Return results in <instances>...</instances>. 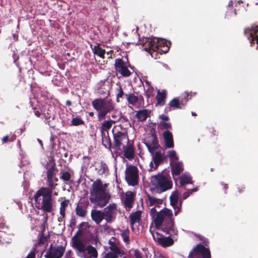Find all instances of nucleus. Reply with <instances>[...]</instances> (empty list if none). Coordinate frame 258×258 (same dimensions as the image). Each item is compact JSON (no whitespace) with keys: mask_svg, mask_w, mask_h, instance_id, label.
<instances>
[{"mask_svg":"<svg viewBox=\"0 0 258 258\" xmlns=\"http://www.w3.org/2000/svg\"><path fill=\"white\" fill-rule=\"evenodd\" d=\"M179 193L178 191L175 190L174 192H173L171 194V195L170 197V203L171 205L175 208L176 206H177L178 201V198H179ZM175 209V215H176L177 213L180 211V208H178L177 210H176Z\"/></svg>","mask_w":258,"mask_h":258,"instance_id":"23","label":"nucleus"},{"mask_svg":"<svg viewBox=\"0 0 258 258\" xmlns=\"http://www.w3.org/2000/svg\"><path fill=\"white\" fill-rule=\"evenodd\" d=\"M171 173L175 180H177L179 177V175L183 170L182 163L179 162H171Z\"/></svg>","mask_w":258,"mask_h":258,"instance_id":"15","label":"nucleus"},{"mask_svg":"<svg viewBox=\"0 0 258 258\" xmlns=\"http://www.w3.org/2000/svg\"><path fill=\"white\" fill-rule=\"evenodd\" d=\"M114 66L116 71L122 76L128 77L130 76L131 73L127 68L124 66V62L122 59H116Z\"/></svg>","mask_w":258,"mask_h":258,"instance_id":"12","label":"nucleus"},{"mask_svg":"<svg viewBox=\"0 0 258 258\" xmlns=\"http://www.w3.org/2000/svg\"><path fill=\"white\" fill-rule=\"evenodd\" d=\"M36 256V251L35 250H33L32 251L26 258H35Z\"/></svg>","mask_w":258,"mask_h":258,"instance_id":"46","label":"nucleus"},{"mask_svg":"<svg viewBox=\"0 0 258 258\" xmlns=\"http://www.w3.org/2000/svg\"><path fill=\"white\" fill-rule=\"evenodd\" d=\"M64 251V249L62 247H58L55 249H51V252L52 255L48 258H61ZM45 256L47 258L46 255H45Z\"/></svg>","mask_w":258,"mask_h":258,"instance_id":"27","label":"nucleus"},{"mask_svg":"<svg viewBox=\"0 0 258 258\" xmlns=\"http://www.w3.org/2000/svg\"><path fill=\"white\" fill-rule=\"evenodd\" d=\"M153 160L155 166L154 167L153 162H151L150 164L151 171L153 170V169H156L157 168L159 164L162 160L161 155L159 153L156 152L155 155L153 156Z\"/></svg>","mask_w":258,"mask_h":258,"instance_id":"28","label":"nucleus"},{"mask_svg":"<svg viewBox=\"0 0 258 258\" xmlns=\"http://www.w3.org/2000/svg\"><path fill=\"white\" fill-rule=\"evenodd\" d=\"M210 258L211 254L209 249L201 245H198L189 253L188 258Z\"/></svg>","mask_w":258,"mask_h":258,"instance_id":"9","label":"nucleus"},{"mask_svg":"<svg viewBox=\"0 0 258 258\" xmlns=\"http://www.w3.org/2000/svg\"><path fill=\"white\" fill-rule=\"evenodd\" d=\"M151 183L153 188L158 192L165 191L171 188L172 186L171 181L162 174L152 176Z\"/></svg>","mask_w":258,"mask_h":258,"instance_id":"6","label":"nucleus"},{"mask_svg":"<svg viewBox=\"0 0 258 258\" xmlns=\"http://www.w3.org/2000/svg\"><path fill=\"white\" fill-rule=\"evenodd\" d=\"M107 184H103L99 179L96 180L92 185L90 196L91 203H95L100 207L105 206L111 198L110 195L106 192Z\"/></svg>","mask_w":258,"mask_h":258,"instance_id":"2","label":"nucleus"},{"mask_svg":"<svg viewBox=\"0 0 258 258\" xmlns=\"http://www.w3.org/2000/svg\"><path fill=\"white\" fill-rule=\"evenodd\" d=\"M71 178L70 174L68 172H65L62 173L60 178L63 180L64 181H69Z\"/></svg>","mask_w":258,"mask_h":258,"instance_id":"43","label":"nucleus"},{"mask_svg":"<svg viewBox=\"0 0 258 258\" xmlns=\"http://www.w3.org/2000/svg\"><path fill=\"white\" fill-rule=\"evenodd\" d=\"M164 140L166 148H171L174 146L173 139L172 134L168 131H165L163 134Z\"/></svg>","mask_w":258,"mask_h":258,"instance_id":"19","label":"nucleus"},{"mask_svg":"<svg viewBox=\"0 0 258 258\" xmlns=\"http://www.w3.org/2000/svg\"><path fill=\"white\" fill-rule=\"evenodd\" d=\"M114 241L115 239L113 237L109 240V248L113 253L115 255V256H117V255L121 256L122 251L115 243Z\"/></svg>","mask_w":258,"mask_h":258,"instance_id":"22","label":"nucleus"},{"mask_svg":"<svg viewBox=\"0 0 258 258\" xmlns=\"http://www.w3.org/2000/svg\"><path fill=\"white\" fill-rule=\"evenodd\" d=\"M121 236L122 238L123 241L126 243H128L130 239H129V231L128 230H125L122 232L121 234Z\"/></svg>","mask_w":258,"mask_h":258,"instance_id":"40","label":"nucleus"},{"mask_svg":"<svg viewBox=\"0 0 258 258\" xmlns=\"http://www.w3.org/2000/svg\"><path fill=\"white\" fill-rule=\"evenodd\" d=\"M130 255L134 258H141V255L139 251L136 249H132L130 251Z\"/></svg>","mask_w":258,"mask_h":258,"instance_id":"41","label":"nucleus"},{"mask_svg":"<svg viewBox=\"0 0 258 258\" xmlns=\"http://www.w3.org/2000/svg\"><path fill=\"white\" fill-rule=\"evenodd\" d=\"M245 33L250 43L254 41L255 39L258 44V25H253L245 30Z\"/></svg>","mask_w":258,"mask_h":258,"instance_id":"14","label":"nucleus"},{"mask_svg":"<svg viewBox=\"0 0 258 258\" xmlns=\"http://www.w3.org/2000/svg\"><path fill=\"white\" fill-rule=\"evenodd\" d=\"M123 95V92L121 88L120 87L119 89V92L117 95V98L122 97Z\"/></svg>","mask_w":258,"mask_h":258,"instance_id":"47","label":"nucleus"},{"mask_svg":"<svg viewBox=\"0 0 258 258\" xmlns=\"http://www.w3.org/2000/svg\"><path fill=\"white\" fill-rule=\"evenodd\" d=\"M234 15H235V14H236V12H235V11H234Z\"/></svg>","mask_w":258,"mask_h":258,"instance_id":"56","label":"nucleus"},{"mask_svg":"<svg viewBox=\"0 0 258 258\" xmlns=\"http://www.w3.org/2000/svg\"><path fill=\"white\" fill-rule=\"evenodd\" d=\"M160 118L163 120H168L169 119L168 117L164 114H162L160 116Z\"/></svg>","mask_w":258,"mask_h":258,"instance_id":"48","label":"nucleus"},{"mask_svg":"<svg viewBox=\"0 0 258 258\" xmlns=\"http://www.w3.org/2000/svg\"><path fill=\"white\" fill-rule=\"evenodd\" d=\"M166 92L164 90L158 91L156 96L157 104L160 106L163 105L165 103Z\"/></svg>","mask_w":258,"mask_h":258,"instance_id":"24","label":"nucleus"},{"mask_svg":"<svg viewBox=\"0 0 258 258\" xmlns=\"http://www.w3.org/2000/svg\"><path fill=\"white\" fill-rule=\"evenodd\" d=\"M86 210L82 206L77 205L76 208V214L80 217H85L86 214Z\"/></svg>","mask_w":258,"mask_h":258,"instance_id":"35","label":"nucleus"},{"mask_svg":"<svg viewBox=\"0 0 258 258\" xmlns=\"http://www.w3.org/2000/svg\"><path fill=\"white\" fill-rule=\"evenodd\" d=\"M125 178L128 184L134 186L138 183V173L136 167L127 166L125 170Z\"/></svg>","mask_w":258,"mask_h":258,"instance_id":"8","label":"nucleus"},{"mask_svg":"<svg viewBox=\"0 0 258 258\" xmlns=\"http://www.w3.org/2000/svg\"><path fill=\"white\" fill-rule=\"evenodd\" d=\"M135 149L133 145L129 144L123 150L124 156L128 160H132L135 157Z\"/></svg>","mask_w":258,"mask_h":258,"instance_id":"21","label":"nucleus"},{"mask_svg":"<svg viewBox=\"0 0 258 258\" xmlns=\"http://www.w3.org/2000/svg\"><path fill=\"white\" fill-rule=\"evenodd\" d=\"M145 144L149 152L151 153H153L155 150L158 147L157 140L154 137L153 138L152 143L151 144L146 143Z\"/></svg>","mask_w":258,"mask_h":258,"instance_id":"29","label":"nucleus"},{"mask_svg":"<svg viewBox=\"0 0 258 258\" xmlns=\"http://www.w3.org/2000/svg\"><path fill=\"white\" fill-rule=\"evenodd\" d=\"M191 178L188 175L185 174L180 177V184L184 185L190 182Z\"/></svg>","mask_w":258,"mask_h":258,"instance_id":"39","label":"nucleus"},{"mask_svg":"<svg viewBox=\"0 0 258 258\" xmlns=\"http://www.w3.org/2000/svg\"><path fill=\"white\" fill-rule=\"evenodd\" d=\"M150 215L152 219V225L154 224L156 228H161L163 232L170 235L176 234V231L174 228L171 210L164 208L157 212L154 208H152Z\"/></svg>","mask_w":258,"mask_h":258,"instance_id":"1","label":"nucleus"},{"mask_svg":"<svg viewBox=\"0 0 258 258\" xmlns=\"http://www.w3.org/2000/svg\"><path fill=\"white\" fill-rule=\"evenodd\" d=\"M112 132L115 148L117 150H121L128 143V137L125 133L116 131L114 129L112 130Z\"/></svg>","mask_w":258,"mask_h":258,"instance_id":"7","label":"nucleus"},{"mask_svg":"<svg viewBox=\"0 0 258 258\" xmlns=\"http://www.w3.org/2000/svg\"><path fill=\"white\" fill-rule=\"evenodd\" d=\"M42 253H41V252H40V253H37V257H41V256H42Z\"/></svg>","mask_w":258,"mask_h":258,"instance_id":"52","label":"nucleus"},{"mask_svg":"<svg viewBox=\"0 0 258 258\" xmlns=\"http://www.w3.org/2000/svg\"><path fill=\"white\" fill-rule=\"evenodd\" d=\"M191 114L193 116H196V114L195 112H191Z\"/></svg>","mask_w":258,"mask_h":258,"instance_id":"54","label":"nucleus"},{"mask_svg":"<svg viewBox=\"0 0 258 258\" xmlns=\"http://www.w3.org/2000/svg\"><path fill=\"white\" fill-rule=\"evenodd\" d=\"M38 141L39 142V143L42 145V142L41 140H40L39 139H38Z\"/></svg>","mask_w":258,"mask_h":258,"instance_id":"55","label":"nucleus"},{"mask_svg":"<svg viewBox=\"0 0 258 258\" xmlns=\"http://www.w3.org/2000/svg\"><path fill=\"white\" fill-rule=\"evenodd\" d=\"M126 96H127V101L130 104L133 105H136L139 102V99L137 96L132 94L126 95Z\"/></svg>","mask_w":258,"mask_h":258,"instance_id":"33","label":"nucleus"},{"mask_svg":"<svg viewBox=\"0 0 258 258\" xmlns=\"http://www.w3.org/2000/svg\"><path fill=\"white\" fill-rule=\"evenodd\" d=\"M92 220L97 224H100L103 219H105L103 211L98 210H92L91 213Z\"/></svg>","mask_w":258,"mask_h":258,"instance_id":"18","label":"nucleus"},{"mask_svg":"<svg viewBox=\"0 0 258 258\" xmlns=\"http://www.w3.org/2000/svg\"><path fill=\"white\" fill-rule=\"evenodd\" d=\"M35 114L37 116H39L40 115V113L39 111H36L35 112Z\"/></svg>","mask_w":258,"mask_h":258,"instance_id":"51","label":"nucleus"},{"mask_svg":"<svg viewBox=\"0 0 258 258\" xmlns=\"http://www.w3.org/2000/svg\"><path fill=\"white\" fill-rule=\"evenodd\" d=\"M142 212L141 211H138L134 212L130 216V219L131 224L132 225L133 231H135L134 225L136 223H139L141 220Z\"/></svg>","mask_w":258,"mask_h":258,"instance_id":"20","label":"nucleus"},{"mask_svg":"<svg viewBox=\"0 0 258 258\" xmlns=\"http://www.w3.org/2000/svg\"><path fill=\"white\" fill-rule=\"evenodd\" d=\"M69 204V200H65L61 202L60 203V206L59 209V213L61 216L62 218H64L65 217V211L66 209L68 206Z\"/></svg>","mask_w":258,"mask_h":258,"instance_id":"31","label":"nucleus"},{"mask_svg":"<svg viewBox=\"0 0 258 258\" xmlns=\"http://www.w3.org/2000/svg\"><path fill=\"white\" fill-rule=\"evenodd\" d=\"M134 202V194L132 192L126 194L124 204L126 209L130 210L132 207Z\"/></svg>","mask_w":258,"mask_h":258,"instance_id":"26","label":"nucleus"},{"mask_svg":"<svg viewBox=\"0 0 258 258\" xmlns=\"http://www.w3.org/2000/svg\"><path fill=\"white\" fill-rule=\"evenodd\" d=\"M145 90L146 91L147 93L149 96L152 95L154 89L152 87L148 82L146 81L145 84H143Z\"/></svg>","mask_w":258,"mask_h":258,"instance_id":"37","label":"nucleus"},{"mask_svg":"<svg viewBox=\"0 0 258 258\" xmlns=\"http://www.w3.org/2000/svg\"><path fill=\"white\" fill-rule=\"evenodd\" d=\"M153 228H154L153 226L151 225L150 226V231L154 239L156 240L159 244H161L163 247L169 246L173 244V240L169 237L160 236L159 237H157L156 239L153 233V230H152Z\"/></svg>","mask_w":258,"mask_h":258,"instance_id":"13","label":"nucleus"},{"mask_svg":"<svg viewBox=\"0 0 258 258\" xmlns=\"http://www.w3.org/2000/svg\"><path fill=\"white\" fill-rule=\"evenodd\" d=\"M72 123L73 125H78L83 124V121L80 118L76 117L72 119Z\"/></svg>","mask_w":258,"mask_h":258,"instance_id":"42","label":"nucleus"},{"mask_svg":"<svg viewBox=\"0 0 258 258\" xmlns=\"http://www.w3.org/2000/svg\"><path fill=\"white\" fill-rule=\"evenodd\" d=\"M113 121L111 120L105 121L102 124L101 130L102 131H107L111 127Z\"/></svg>","mask_w":258,"mask_h":258,"instance_id":"38","label":"nucleus"},{"mask_svg":"<svg viewBox=\"0 0 258 258\" xmlns=\"http://www.w3.org/2000/svg\"><path fill=\"white\" fill-rule=\"evenodd\" d=\"M196 191H197V189L195 188V189H192L191 191H186V192H184L183 194V199H186L189 196L190 194H191L192 192Z\"/></svg>","mask_w":258,"mask_h":258,"instance_id":"45","label":"nucleus"},{"mask_svg":"<svg viewBox=\"0 0 258 258\" xmlns=\"http://www.w3.org/2000/svg\"><path fill=\"white\" fill-rule=\"evenodd\" d=\"M66 104L68 105V106H70L71 105V102L70 101V100H68L66 102Z\"/></svg>","mask_w":258,"mask_h":258,"instance_id":"50","label":"nucleus"},{"mask_svg":"<svg viewBox=\"0 0 258 258\" xmlns=\"http://www.w3.org/2000/svg\"><path fill=\"white\" fill-rule=\"evenodd\" d=\"M93 107L99 111L98 117L99 120L104 119L106 114L113 110L114 105L111 100L97 99L92 102Z\"/></svg>","mask_w":258,"mask_h":258,"instance_id":"5","label":"nucleus"},{"mask_svg":"<svg viewBox=\"0 0 258 258\" xmlns=\"http://www.w3.org/2000/svg\"><path fill=\"white\" fill-rule=\"evenodd\" d=\"M181 103L179 102V99L177 98H174L169 103L170 107L176 109L181 108Z\"/></svg>","mask_w":258,"mask_h":258,"instance_id":"34","label":"nucleus"},{"mask_svg":"<svg viewBox=\"0 0 258 258\" xmlns=\"http://www.w3.org/2000/svg\"><path fill=\"white\" fill-rule=\"evenodd\" d=\"M51 193L52 191L47 187H42L37 191L34 196L36 207L44 212H51L53 209Z\"/></svg>","mask_w":258,"mask_h":258,"instance_id":"3","label":"nucleus"},{"mask_svg":"<svg viewBox=\"0 0 258 258\" xmlns=\"http://www.w3.org/2000/svg\"><path fill=\"white\" fill-rule=\"evenodd\" d=\"M160 125L163 129H167L171 127V124L168 122H163L160 123Z\"/></svg>","mask_w":258,"mask_h":258,"instance_id":"44","label":"nucleus"},{"mask_svg":"<svg viewBox=\"0 0 258 258\" xmlns=\"http://www.w3.org/2000/svg\"><path fill=\"white\" fill-rule=\"evenodd\" d=\"M151 113L150 110L148 109H142L137 111L136 117L140 121H144L149 116Z\"/></svg>","mask_w":258,"mask_h":258,"instance_id":"25","label":"nucleus"},{"mask_svg":"<svg viewBox=\"0 0 258 258\" xmlns=\"http://www.w3.org/2000/svg\"><path fill=\"white\" fill-rule=\"evenodd\" d=\"M144 49L150 52L152 56L153 52L161 54L167 52L169 48V44L165 39L155 37L148 39L144 43Z\"/></svg>","mask_w":258,"mask_h":258,"instance_id":"4","label":"nucleus"},{"mask_svg":"<svg viewBox=\"0 0 258 258\" xmlns=\"http://www.w3.org/2000/svg\"><path fill=\"white\" fill-rule=\"evenodd\" d=\"M9 137L8 136H5L3 138L2 141L3 143H6L8 141Z\"/></svg>","mask_w":258,"mask_h":258,"instance_id":"49","label":"nucleus"},{"mask_svg":"<svg viewBox=\"0 0 258 258\" xmlns=\"http://www.w3.org/2000/svg\"><path fill=\"white\" fill-rule=\"evenodd\" d=\"M93 51L94 54L97 55L102 58H104V55L106 53L105 50L102 49L99 46H95L93 49Z\"/></svg>","mask_w":258,"mask_h":258,"instance_id":"32","label":"nucleus"},{"mask_svg":"<svg viewBox=\"0 0 258 258\" xmlns=\"http://www.w3.org/2000/svg\"><path fill=\"white\" fill-rule=\"evenodd\" d=\"M168 157L172 161L171 162H174L178 159V157L176 152L174 150L169 151L168 152Z\"/></svg>","mask_w":258,"mask_h":258,"instance_id":"36","label":"nucleus"},{"mask_svg":"<svg viewBox=\"0 0 258 258\" xmlns=\"http://www.w3.org/2000/svg\"><path fill=\"white\" fill-rule=\"evenodd\" d=\"M162 203L163 201L161 199L150 196L147 197V205L150 210L152 208H154L156 209V207H159Z\"/></svg>","mask_w":258,"mask_h":258,"instance_id":"17","label":"nucleus"},{"mask_svg":"<svg viewBox=\"0 0 258 258\" xmlns=\"http://www.w3.org/2000/svg\"><path fill=\"white\" fill-rule=\"evenodd\" d=\"M116 212L117 205L114 203L109 204L104 208L103 213L105 216V220L107 223H110L114 220Z\"/></svg>","mask_w":258,"mask_h":258,"instance_id":"10","label":"nucleus"},{"mask_svg":"<svg viewBox=\"0 0 258 258\" xmlns=\"http://www.w3.org/2000/svg\"><path fill=\"white\" fill-rule=\"evenodd\" d=\"M57 179L55 177V167L52 166L47 171V182L48 185L53 189L57 185L56 182Z\"/></svg>","mask_w":258,"mask_h":258,"instance_id":"11","label":"nucleus"},{"mask_svg":"<svg viewBox=\"0 0 258 258\" xmlns=\"http://www.w3.org/2000/svg\"><path fill=\"white\" fill-rule=\"evenodd\" d=\"M232 1H230V2H229V3L228 6H229V7H230V6H232Z\"/></svg>","mask_w":258,"mask_h":258,"instance_id":"53","label":"nucleus"},{"mask_svg":"<svg viewBox=\"0 0 258 258\" xmlns=\"http://www.w3.org/2000/svg\"><path fill=\"white\" fill-rule=\"evenodd\" d=\"M86 251L87 252V253L90 255V256L93 258H97L98 256L97 250L95 247L91 245H88L87 246Z\"/></svg>","mask_w":258,"mask_h":258,"instance_id":"30","label":"nucleus"},{"mask_svg":"<svg viewBox=\"0 0 258 258\" xmlns=\"http://www.w3.org/2000/svg\"><path fill=\"white\" fill-rule=\"evenodd\" d=\"M73 246L79 252L84 253L87 247L84 242L79 239L76 235L72 238Z\"/></svg>","mask_w":258,"mask_h":258,"instance_id":"16","label":"nucleus"}]
</instances>
